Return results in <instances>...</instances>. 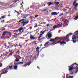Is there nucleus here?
Masks as SVG:
<instances>
[{
	"label": "nucleus",
	"instance_id": "e433bc0d",
	"mask_svg": "<svg viewBox=\"0 0 78 78\" xmlns=\"http://www.w3.org/2000/svg\"><path fill=\"white\" fill-rule=\"evenodd\" d=\"M2 66H3L2 65V63H0V68L2 67Z\"/></svg>",
	"mask_w": 78,
	"mask_h": 78
},
{
	"label": "nucleus",
	"instance_id": "3c124183",
	"mask_svg": "<svg viewBox=\"0 0 78 78\" xmlns=\"http://www.w3.org/2000/svg\"><path fill=\"white\" fill-rule=\"evenodd\" d=\"M77 72H78V70H77V71H75V73H76H76H77Z\"/></svg>",
	"mask_w": 78,
	"mask_h": 78
},
{
	"label": "nucleus",
	"instance_id": "79ce46f5",
	"mask_svg": "<svg viewBox=\"0 0 78 78\" xmlns=\"http://www.w3.org/2000/svg\"><path fill=\"white\" fill-rule=\"evenodd\" d=\"M9 67L10 69H12V66H9Z\"/></svg>",
	"mask_w": 78,
	"mask_h": 78
},
{
	"label": "nucleus",
	"instance_id": "f704fd0d",
	"mask_svg": "<svg viewBox=\"0 0 78 78\" xmlns=\"http://www.w3.org/2000/svg\"><path fill=\"white\" fill-rule=\"evenodd\" d=\"M73 76H70L69 77V78H73Z\"/></svg>",
	"mask_w": 78,
	"mask_h": 78
},
{
	"label": "nucleus",
	"instance_id": "9b49d317",
	"mask_svg": "<svg viewBox=\"0 0 78 78\" xmlns=\"http://www.w3.org/2000/svg\"><path fill=\"white\" fill-rule=\"evenodd\" d=\"M23 64V62H19L17 63H16L15 64V65H17V64Z\"/></svg>",
	"mask_w": 78,
	"mask_h": 78
},
{
	"label": "nucleus",
	"instance_id": "4d7b16f0",
	"mask_svg": "<svg viewBox=\"0 0 78 78\" xmlns=\"http://www.w3.org/2000/svg\"><path fill=\"white\" fill-rule=\"evenodd\" d=\"M76 66L77 67V69H78V64H77Z\"/></svg>",
	"mask_w": 78,
	"mask_h": 78
},
{
	"label": "nucleus",
	"instance_id": "a18cd8bd",
	"mask_svg": "<svg viewBox=\"0 0 78 78\" xmlns=\"http://www.w3.org/2000/svg\"><path fill=\"white\" fill-rule=\"evenodd\" d=\"M36 27H37V25H36L34 26V28H36Z\"/></svg>",
	"mask_w": 78,
	"mask_h": 78
},
{
	"label": "nucleus",
	"instance_id": "bb28decb",
	"mask_svg": "<svg viewBox=\"0 0 78 78\" xmlns=\"http://www.w3.org/2000/svg\"><path fill=\"white\" fill-rule=\"evenodd\" d=\"M51 41H54V42H55V39H51L49 40L50 42H51Z\"/></svg>",
	"mask_w": 78,
	"mask_h": 78
},
{
	"label": "nucleus",
	"instance_id": "603ef678",
	"mask_svg": "<svg viewBox=\"0 0 78 78\" xmlns=\"http://www.w3.org/2000/svg\"><path fill=\"white\" fill-rule=\"evenodd\" d=\"M33 5H32L31 6H30V8H33Z\"/></svg>",
	"mask_w": 78,
	"mask_h": 78
},
{
	"label": "nucleus",
	"instance_id": "5fc2aeb1",
	"mask_svg": "<svg viewBox=\"0 0 78 78\" xmlns=\"http://www.w3.org/2000/svg\"><path fill=\"white\" fill-rule=\"evenodd\" d=\"M16 12L17 13V14H19V12H18V11H16Z\"/></svg>",
	"mask_w": 78,
	"mask_h": 78
},
{
	"label": "nucleus",
	"instance_id": "f03ea898",
	"mask_svg": "<svg viewBox=\"0 0 78 78\" xmlns=\"http://www.w3.org/2000/svg\"><path fill=\"white\" fill-rule=\"evenodd\" d=\"M72 35V33H70L68 34L64 38L65 39V40H66V41H67L68 42H69V37L70 36H71Z\"/></svg>",
	"mask_w": 78,
	"mask_h": 78
},
{
	"label": "nucleus",
	"instance_id": "f3484780",
	"mask_svg": "<svg viewBox=\"0 0 78 78\" xmlns=\"http://www.w3.org/2000/svg\"><path fill=\"white\" fill-rule=\"evenodd\" d=\"M76 39H77V38H76V36H75L72 38V39L73 40H76Z\"/></svg>",
	"mask_w": 78,
	"mask_h": 78
},
{
	"label": "nucleus",
	"instance_id": "ea45409f",
	"mask_svg": "<svg viewBox=\"0 0 78 78\" xmlns=\"http://www.w3.org/2000/svg\"><path fill=\"white\" fill-rule=\"evenodd\" d=\"M13 2H14L15 3H17V0H16Z\"/></svg>",
	"mask_w": 78,
	"mask_h": 78
},
{
	"label": "nucleus",
	"instance_id": "7ed1b4c3",
	"mask_svg": "<svg viewBox=\"0 0 78 78\" xmlns=\"http://www.w3.org/2000/svg\"><path fill=\"white\" fill-rule=\"evenodd\" d=\"M77 64L76 62L75 63H73L72 65H71V67H72L74 68V69L75 70H77L78 69H77Z\"/></svg>",
	"mask_w": 78,
	"mask_h": 78
},
{
	"label": "nucleus",
	"instance_id": "dca6fc26",
	"mask_svg": "<svg viewBox=\"0 0 78 78\" xmlns=\"http://www.w3.org/2000/svg\"><path fill=\"white\" fill-rule=\"evenodd\" d=\"M19 58H16L15 61H16L17 62H19Z\"/></svg>",
	"mask_w": 78,
	"mask_h": 78
},
{
	"label": "nucleus",
	"instance_id": "39448f33",
	"mask_svg": "<svg viewBox=\"0 0 78 78\" xmlns=\"http://www.w3.org/2000/svg\"><path fill=\"white\" fill-rule=\"evenodd\" d=\"M29 22V21H23L21 22V23H20V24H21L22 26V27H24L25 26V25H27V23H28Z\"/></svg>",
	"mask_w": 78,
	"mask_h": 78
},
{
	"label": "nucleus",
	"instance_id": "6ab92c4d",
	"mask_svg": "<svg viewBox=\"0 0 78 78\" xmlns=\"http://www.w3.org/2000/svg\"><path fill=\"white\" fill-rule=\"evenodd\" d=\"M1 39H5V36H4V35H2L1 37Z\"/></svg>",
	"mask_w": 78,
	"mask_h": 78
},
{
	"label": "nucleus",
	"instance_id": "bf43d9fd",
	"mask_svg": "<svg viewBox=\"0 0 78 78\" xmlns=\"http://www.w3.org/2000/svg\"><path fill=\"white\" fill-rule=\"evenodd\" d=\"M43 34L42 33V34H40V36H42V35H43Z\"/></svg>",
	"mask_w": 78,
	"mask_h": 78
},
{
	"label": "nucleus",
	"instance_id": "58836bf2",
	"mask_svg": "<svg viewBox=\"0 0 78 78\" xmlns=\"http://www.w3.org/2000/svg\"><path fill=\"white\" fill-rule=\"evenodd\" d=\"M12 5H13V4H12V5H10L9 6V7L10 8H12V6H13Z\"/></svg>",
	"mask_w": 78,
	"mask_h": 78
},
{
	"label": "nucleus",
	"instance_id": "b1692460",
	"mask_svg": "<svg viewBox=\"0 0 78 78\" xmlns=\"http://www.w3.org/2000/svg\"><path fill=\"white\" fill-rule=\"evenodd\" d=\"M59 3H60V2H56L55 3L56 5H59Z\"/></svg>",
	"mask_w": 78,
	"mask_h": 78
},
{
	"label": "nucleus",
	"instance_id": "c03bdc74",
	"mask_svg": "<svg viewBox=\"0 0 78 78\" xmlns=\"http://www.w3.org/2000/svg\"><path fill=\"white\" fill-rule=\"evenodd\" d=\"M41 37H42V36H40H40H39V37L38 38V39H40V38H41Z\"/></svg>",
	"mask_w": 78,
	"mask_h": 78
},
{
	"label": "nucleus",
	"instance_id": "a211bd4d",
	"mask_svg": "<svg viewBox=\"0 0 78 78\" xmlns=\"http://www.w3.org/2000/svg\"><path fill=\"white\" fill-rule=\"evenodd\" d=\"M49 44V41H48L47 42H46L44 45V47H45V46H46V45H48V44Z\"/></svg>",
	"mask_w": 78,
	"mask_h": 78
},
{
	"label": "nucleus",
	"instance_id": "c85d7f7f",
	"mask_svg": "<svg viewBox=\"0 0 78 78\" xmlns=\"http://www.w3.org/2000/svg\"><path fill=\"white\" fill-rule=\"evenodd\" d=\"M4 46L6 48H9V46H7L6 45H5Z\"/></svg>",
	"mask_w": 78,
	"mask_h": 78
},
{
	"label": "nucleus",
	"instance_id": "c9c22d12",
	"mask_svg": "<svg viewBox=\"0 0 78 78\" xmlns=\"http://www.w3.org/2000/svg\"><path fill=\"white\" fill-rule=\"evenodd\" d=\"M78 3H76V5H75L74 7H77V6H78Z\"/></svg>",
	"mask_w": 78,
	"mask_h": 78
},
{
	"label": "nucleus",
	"instance_id": "f257e3e1",
	"mask_svg": "<svg viewBox=\"0 0 78 78\" xmlns=\"http://www.w3.org/2000/svg\"><path fill=\"white\" fill-rule=\"evenodd\" d=\"M8 70H9V69L7 68L2 69V71L0 72V77H1V75H2V74L7 73Z\"/></svg>",
	"mask_w": 78,
	"mask_h": 78
},
{
	"label": "nucleus",
	"instance_id": "49530a36",
	"mask_svg": "<svg viewBox=\"0 0 78 78\" xmlns=\"http://www.w3.org/2000/svg\"><path fill=\"white\" fill-rule=\"evenodd\" d=\"M47 11V9H45L44 10H42V12H44V11Z\"/></svg>",
	"mask_w": 78,
	"mask_h": 78
},
{
	"label": "nucleus",
	"instance_id": "8fccbe9b",
	"mask_svg": "<svg viewBox=\"0 0 78 78\" xmlns=\"http://www.w3.org/2000/svg\"><path fill=\"white\" fill-rule=\"evenodd\" d=\"M73 73H74L73 72H72L70 73V75H73Z\"/></svg>",
	"mask_w": 78,
	"mask_h": 78
},
{
	"label": "nucleus",
	"instance_id": "6e6d98bb",
	"mask_svg": "<svg viewBox=\"0 0 78 78\" xmlns=\"http://www.w3.org/2000/svg\"><path fill=\"white\" fill-rule=\"evenodd\" d=\"M46 31H44L43 32V33L42 34H44V33H45V32Z\"/></svg>",
	"mask_w": 78,
	"mask_h": 78
},
{
	"label": "nucleus",
	"instance_id": "423d86ee",
	"mask_svg": "<svg viewBox=\"0 0 78 78\" xmlns=\"http://www.w3.org/2000/svg\"><path fill=\"white\" fill-rule=\"evenodd\" d=\"M46 37L48 39H50L52 37V34H51V33H48L46 35Z\"/></svg>",
	"mask_w": 78,
	"mask_h": 78
},
{
	"label": "nucleus",
	"instance_id": "aec40b11",
	"mask_svg": "<svg viewBox=\"0 0 78 78\" xmlns=\"http://www.w3.org/2000/svg\"><path fill=\"white\" fill-rule=\"evenodd\" d=\"M14 69H17V66L15 65L14 66Z\"/></svg>",
	"mask_w": 78,
	"mask_h": 78
},
{
	"label": "nucleus",
	"instance_id": "680f3d73",
	"mask_svg": "<svg viewBox=\"0 0 78 78\" xmlns=\"http://www.w3.org/2000/svg\"><path fill=\"white\" fill-rule=\"evenodd\" d=\"M14 34H15V35H16L17 36V33H14Z\"/></svg>",
	"mask_w": 78,
	"mask_h": 78
},
{
	"label": "nucleus",
	"instance_id": "4be33fe9",
	"mask_svg": "<svg viewBox=\"0 0 78 78\" xmlns=\"http://www.w3.org/2000/svg\"><path fill=\"white\" fill-rule=\"evenodd\" d=\"M31 62H31V61H30L29 62L27 63V66H28L30 65V64L31 63Z\"/></svg>",
	"mask_w": 78,
	"mask_h": 78
},
{
	"label": "nucleus",
	"instance_id": "2f4dec72",
	"mask_svg": "<svg viewBox=\"0 0 78 78\" xmlns=\"http://www.w3.org/2000/svg\"><path fill=\"white\" fill-rule=\"evenodd\" d=\"M6 16L5 15H4L2 16V19H5V17Z\"/></svg>",
	"mask_w": 78,
	"mask_h": 78
},
{
	"label": "nucleus",
	"instance_id": "052dcab7",
	"mask_svg": "<svg viewBox=\"0 0 78 78\" xmlns=\"http://www.w3.org/2000/svg\"><path fill=\"white\" fill-rule=\"evenodd\" d=\"M23 49L21 50V52L22 53H23Z\"/></svg>",
	"mask_w": 78,
	"mask_h": 78
},
{
	"label": "nucleus",
	"instance_id": "0eeeda50",
	"mask_svg": "<svg viewBox=\"0 0 78 78\" xmlns=\"http://www.w3.org/2000/svg\"><path fill=\"white\" fill-rule=\"evenodd\" d=\"M59 43L60 45H65V44H66V42L64 41H58L57 42V44H58Z\"/></svg>",
	"mask_w": 78,
	"mask_h": 78
},
{
	"label": "nucleus",
	"instance_id": "09e8293b",
	"mask_svg": "<svg viewBox=\"0 0 78 78\" xmlns=\"http://www.w3.org/2000/svg\"><path fill=\"white\" fill-rule=\"evenodd\" d=\"M25 43H27V42H28V40H25Z\"/></svg>",
	"mask_w": 78,
	"mask_h": 78
},
{
	"label": "nucleus",
	"instance_id": "ddd939ff",
	"mask_svg": "<svg viewBox=\"0 0 78 78\" xmlns=\"http://www.w3.org/2000/svg\"><path fill=\"white\" fill-rule=\"evenodd\" d=\"M73 69H74V68H73V67H70L69 68V72H70V71H71V70H72Z\"/></svg>",
	"mask_w": 78,
	"mask_h": 78
},
{
	"label": "nucleus",
	"instance_id": "1a4fd4ad",
	"mask_svg": "<svg viewBox=\"0 0 78 78\" xmlns=\"http://www.w3.org/2000/svg\"><path fill=\"white\" fill-rule=\"evenodd\" d=\"M62 21L63 22H64L65 23H66V24H67V23L69 22V21H67V19L63 20Z\"/></svg>",
	"mask_w": 78,
	"mask_h": 78
},
{
	"label": "nucleus",
	"instance_id": "69168bd1",
	"mask_svg": "<svg viewBox=\"0 0 78 78\" xmlns=\"http://www.w3.org/2000/svg\"><path fill=\"white\" fill-rule=\"evenodd\" d=\"M46 26H47V27H48V26H49V24H47V25H46Z\"/></svg>",
	"mask_w": 78,
	"mask_h": 78
},
{
	"label": "nucleus",
	"instance_id": "37998d69",
	"mask_svg": "<svg viewBox=\"0 0 78 78\" xmlns=\"http://www.w3.org/2000/svg\"><path fill=\"white\" fill-rule=\"evenodd\" d=\"M1 22L2 23V22H5V20H2L1 21Z\"/></svg>",
	"mask_w": 78,
	"mask_h": 78
},
{
	"label": "nucleus",
	"instance_id": "6e6552de",
	"mask_svg": "<svg viewBox=\"0 0 78 78\" xmlns=\"http://www.w3.org/2000/svg\"><path fill=\"white\" fill-rule=\"evenodd\" d=\"M30 38L31 39V40H33V39H36V37H34L33 35H31L30 36Z\"/></svg>",
	"mask_w": 78,
	"mask_h": 78
},
{
	"label": "nucleus",
	"instance_id": "cd10ccee",
	"mask_svg": "<svg viewBox=\"0 0 78 78\" xmlns=\"http://www.w3.org/2000/svg\"><path fill=\"white\" fill-rule=\"evenodd\" d=\"M57 28L56 25H54L53 27V29H55V28Z\"/></svg>",
	"mask_w": 78,
	"mask_h": 78
},
{
	"label": "nucleus",
	"instance_id": "a878e982",
	"mask_svg": "<svg viewBox=\"0 0 78 78\" xmlns=\"http://www.w3.org/2000/svg\"><path fill=\"white\" fill-rule=\"evenodd\" d=\"M74 34H75V35H78V33L77 31H76L74 32Z\"/></svg>",
	"mask_w": 78,
	"mask_h": 78
},
{
	"label": "nucleus",
	"instance_id": "338daca9",
	"mask_svg": "<svg viewBox=\"0 0 78 78\" xmlns=\"http://www.w3.org/2000/svg\"><path fill=\"white\" fill-rule=\"evenodd\" d=\"M19 46H20V47H22V46H21V45H20V44H19Z\"/></svg>",
	"mask_w": 78,
	"mask_h": 78
},
{
	"label": "nucleus",
	"instance_id": "7c9ffc66",
	"mask_svg": "<svg viewBox=\"0 0 78 78\" xmlns=\"http://www.w3.org/2000/svg\"><path fill=\"white\" fill-rule=\"evenodd\" d=\"M12 53H11L10 54H9L8 55V57H9V56H10V55H12Z\"/></svg>",
	"mask_w": 78,
	"mask_h": 78
},
{
	"label": "nucleus",
	"instance_id": "e2e57ef3",
	"mask_svg": "<svg viewBox=\"0 0 78 78\" xmlns=\"http://www.w3.org/2000/svg\"><path fill=\"white\" fill-rule=\"evenodd\" d=\"M76 41L77 42H78V38H77V39H76Z\"/></svg>",
	"mask_w": 78,
	"mask_h": 78
},
{
	"label": "nucleus",
	"instance_id": "393cba45",
	"mask_svg": "<svg viewBox=\"0 0 78 78\" xmlns=\"http://www.w3.org/2000/svg\"><path fill=\"white\" fill-rule=\"evenodd\" d=\"M76 1H75L73 4V6H74L75 5V4H76Z\"/></svg>",
	"mask_w": 78,
	"mask_h": 78
},
{
	"label": "nucleus",
	"instance_id": "c756f323",
	"mask_svg": "<svg viewBox=\"0 0 78 78\" xmlns=\"http://www.w3.org/2000/svg\"><path fill=\"white\" fill-rule=\"evenodd\" d=\"M59 37H57L55 38V40H58L59 39Z\"/></svg>",
	"mask_w": 78,
	"mask_h": 78
},
{
	"label": "nucleus",
	"instance_id": "473e14b6",
	"mask_svg": "<svg viewBox=\"0 0 78 78\" xmlns=\"http://www.w3.org/2000/svg\"><path fill=\"white\" fill-rule=\"evenodd\" d=\"M27 64L26 63L24 65V67H27Z\"/></svg>",
	"mask_w": 78,
	"mask_h": 78
},
{
	"label": "nucleus",
	"instance_id": "4c0bfd02",
	"mask_svg": "<svg viewBox=\"0 0 78 78\" xmlns=\"http://www.w3.org/2000/svg\"><path fill=\"white\" fill-rule=\"evenodd\" d=\"M27 17V15H26L25 16L23 17V18H25V19H26V17Z\"/></svg>",
	"mask_w": 78,
	"mask_h": 78
},
{
	"label": "nucleus",
	"instance_id": "412c9836",
	"mask_svg": "<svg viewBox=\"0 0 78 78\" xmlns=\"http://www.w3.org/2000/svg\"><path fill=\"white\" fill-rule=\"evenodd\" d=\"M52 4H53V3L51 2H49L48 3V6H50V5H52Z\"/></svg>",
	"mask_w": 78,
	"mask_h": 78
},
{
	"label": "nucleus",
	"instance_id": "774afa93",
	"mask_svg": "<svg viewBox=\"0 0 78 78\" xmlns=\"http://www.w3.org/2000/svg\"><path fill=\"white\" fill-rule=\"evenodd\" d=\"M17 53H20V51H17Z\"/></svg>",
	"mask_w": 78,
	"mask_h": 78
},
{
	"label": "nucleus",
	"instance_id": "2eb2a0df",
	"mask_svg": "<svg viewBox=\"0 0 78 78\" xmlns=\"http://www.w3.org/2000/svg\"><path fill=\"white\" fill-rule=\"evenodd\" d=\"M22 30H23V28L22 27H20L18 29V30L19 31H20Z\"/></svg>",
	"mask_w": 78,
	"mask_h": 78
},
{
	"label": "nucleus",
	"instance_id": "864d4df0",
	"mask_svg": "<svg viewBox=\"0 0 78 78\" xmlns=\"http://www.w3.org/2000/svg\"><path fill=\"white\" fill-rule=\"evenodd\" d=\"M11 37V35H10L8 37H7V38H9Z\"/></svg>",
	"mask_w": 78,
	"mask_h": 78
},
{
	"label": "nucleus",
	"instance_id": "13d9d810",
	"mask_svg": "<svg viewBox=\"0 0 78 78\" xmlns=\"http://www.w3.org/2000/svg\"><path fill=\"white\" fill-rule=\"evenodd\" d=\"M45 39V38L44 37H43V38H41V39Z\"/></svg>",
	"mask_w": 78,
	"mask_h": 78
},
{
	"label": "nucleus",
	"instance_id": "72a5a7b5",
	"mask_svg": "<svg viewBox=\"0 0 78 78\" xmlns=\"http://www.w3.org/2000/svg\"><path fill=\"white\" fill-rule=\"evenodd\" d=\"M35 18H37V17H39V15H36L35 16Z\"/></svg>",
	"mask_w": 78,
	"mask_h": 78
},
{
	"label": "nucleus",
	"instance_id": "4468645a",
	"mask_svg": "<svg viewBox=\"0 0 78 78\" xmlns=\"http://www.w3.org/2000/svg\"><path fill=\"white\" fill-rule=\"evenodd\" d=\"M8 33V32L7 31H5L3 33V35L5 36V34H6V33Z\"/></svg>",
	"mask_w": 78,
	"mask_h": 78
},
{
	"label": "nucleus",
	"instance_id": "9d476101",
	"mask_svg": "<svg viewBox=\"0 0 78 78\" xmlns=\"http://www.w3.org/2000/svg\"><path fill=\"white\" fill-rule=\"evenodd\" d=\"M41 48H39V47H37L36 48V51L37 52H39V49Z\"/></svg>",
	"mask_w": 78,
	"mask_h": 78
},
{
	"label": "nucleus",
	"instance_id": "a19ab883",
	"mask_svg": "<svg viewBox=\"0 0 78 78\" xmlns=\"http://www.w3.org/2000/svg\"><path fill=\"white\" fill-rule=\"evenodd\" d=\"M2 31H3L4 30H6V28H4L2 29Z\"/></svg>",
	"mask_w": 78,
	"mask_h": 78
},
{
	"label": "nucleus",
	"instance_id": "5701e85b",
	"mask_svg": "<svg viewBox=\"0 0 78 78\" xmlns=\"http://www.w3.org/2000/svg\"><path fill=\"white\" fill-rule=\"evenodd\" d=\"M73 42V43H76L77 42L76 40H73L72 41Z\"/></svg>",
	"mask_w": 78,
	"mask_h": 78
},
{
	"label": "nucleus",
	"instance_id": "20e7f679",
	"mask_svg": "<svg viewBox=\"0 0 78 78\" xmlns=\"http://www.w3.org/2000/svg\"><path fill=\"white\" fill-rule=\"evenodd\" d=\"M29 22V21H23L21 22V23H20V24H21L22 26V27H24L25 26V25H27V23H28Z\"/></svg>",
	"mask_w": 78,
	"mask_h": 78
},
{
	"label": "nucleus",
	"instance_id": "f8f14e48",
	"mask_svg": "<svg viewBox=\"0 0 78 78\" xmlns=\"http://www.w3.org/2000/svg\"><path fill=\"white\" fill-rule=\"evenodd\" d=\"M51 14L53 16V15H58V13L56 12H53L51 13Z\"/></svg>",
	"mask_w": 78,
	"mask_h": 78
},
{
	"label": "nucleus",
	"instance_id": "0e129e2a",
	"mask_svg": "<svg viewBox=\"0 0 78 78\" xmlns=\"http://www.w3.org/2000/svg\"><path fill=\"white\" fill-rule=\"evenodd\" d=\"M22 22V20H20L19 22L18 23H20V22Z\"/></svg>",
	"mask_w": 78,
	"mask_h": 78
},
{
	"label": "nucleus",
	"instance_id": "de8ad7c7",
	"mask_svg": "<svg viewBox=\"0 0 78 78\" xmlns=\"http://www.w3.org/2000/svg\"><path fill=\"white\" fill-rule=\"evenodd\" d=\"M19 34H20V33H19L18 34H17V36H19Z\"/></svg>",
	"mask_w": 78,
	"mask_h": 78
}]
</instances>
